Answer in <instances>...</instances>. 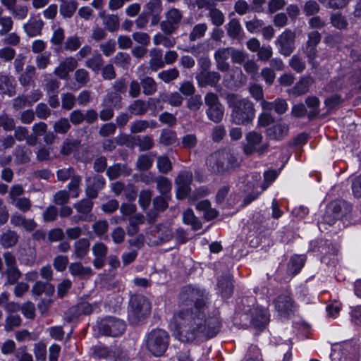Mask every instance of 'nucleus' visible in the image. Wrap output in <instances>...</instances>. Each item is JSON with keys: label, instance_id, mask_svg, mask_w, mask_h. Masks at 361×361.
<instances>
[{"label": "nucleus", "instance_id": "nucleus-1", "mask_svg": "<svg viewBox=\"0 0 361 361\" xmlns=\"http://www.w3.org/2000/svg\"><path fill=\"white\" fill-rule=\"evenodd\" d=\"M201 297L200 292L190 286L185 287L180 293V309L174 314L171 325L175 338L183 343H192L201 337L212 338L219 331L218 319L206 318Z\"/></svg>", "mask_w": 361, "mask_h": 361}, {"label": "nucleus", "instance_id": "nucleus-2", "mask_svg": "<svg viewBox=\"0 0 361 361\" xmlns=\"http://www.w3.org/2000/svg\"><path fill=\"white\" fill-rule=\"evenodd\" d=\"M226 100L228 107L231 109L232 123L236 125H247L253 121L255 110L251 101L234 94H228Z\"/></svg>", "mask_w": 361, "mask_h": 361}, {"label": "nucleus", "instance_id": "nucleus-3", "mask_svg": "<svg viewBox=\"0 0 361 361\" xmlns=\"http://www.w3.org/2000/svg\"><path fill=\"white\" fill-rule=\"evenodd\" d=\"M206 166L212 173L223 174L238 167L239 162L233 153L224 149L211 154L206 160Z\"/></svg>", "mask_w": 361, "mask_h": 361}, {"label": "nucleus", "instance_id": "nucleus-4", "mask_svg": "<svg viewBox=\"0 0 361 361\" xmlns=\"http://www.w3.org/2000/svg\"><path fill=\"white\" fill-rule=\"evenodd\" d=\"M169 343L168 333L162 329H154L146 338V348L154 356H161L166 352Z\"/></svg>", "mask_w": 361, "mask_h": 361}, {"label": "nucleus", "instance_id": "nucleus-5", "mask_svg": "<svg viewBox=\"0 0 361 361\" xmlns=\"http://www.w3.org/2000/svg\"><path fill=\"white\" fill-rule=\"evenodd\" d=\"M204 102L207 106L206 114L208 118L214 123H220L224 118V107L220 103L217 94L207 93L204 97Z\"/></svg>", "mask_w": 361, "mask_h": 361}, {"label": "nucleus", "instance_id": "nucleus-6", "mask_svg": "<svg viewBox=\"0 0 361 361\" xmlns=\"http://www.w3.org/2000/svg\"><path fill=\"white\" fill-rule=\"evenodd\" d=\"M97 328L102 334L116 337L123 333L126 325L122 320L109 317L102 319L99 322Z\"/></svg>", "mask_w": 361, "mask_h": 361}, {"label": "nucleus", "instance_id": "nucleus-7", "mask_svg": "<svg viewBox=\"0 0 361 361\" xmlns=\"http://www.w3.org/2000/svg\"><path fill=\"white\" fill-rule=\"evenodd\" d=\"M295 34L290 30H286L276 39V46L280 54L285 56H290L295 49Z\"/></svg>", "mask_w": 361, "mask_h": 361}, {"label": "nucleus", "instance_id": "nucleus-8", "mask_svg": "<svg viewBox=\"0 0 361 361\" xmlns=\"http://www.w3.org/2000/svg\"><path fill=\"white\" fill-rule=\"evenodd\" d=\"M183 18L181 12L175 8L169 9L166 13V19L161 22L160 28L166 35H170L178 29Z\"/></svg>", "mask_w": 361, "mask_h": 361}, {"label": "nucleus", "instance_id": "nucleus-9", "mask_svg": "<svg viewBox=\"0 0 361 361\" xmlns=\"http://www.w3.org/2000/svg\"><path fill=\"white\" fill-rule=\"evenodd\" d=\"M74 209L79 214L77 216H73L71 220L74 223L79 221H91L94 219V216L91 214L93 207V202L92 200L83 199L73 204Z\"/></svg>", "mask_w": 361, "mask_h": 361}, {"label": "nucleus", "instance_id": "nucleus-10", "mask_svg": "<svg viewBox=\"0 0 361 361\" xmlns=\"http://www.w3.org/2000/svg\"><path fill=\"white\" fill-rule=\"evenodd\" d=\"M130 311L138 318H142L149 314L150 303L141 295H132L130 298Z\"/></svg>", "mask_w": 361, "mask_h": 361}, {"label": "nucleus", "instance_id": "nucleus-11", "mask_svg": "<svg viewBox=\"0 0 361 361\" xmlns=\"http://www.w3.org/2000/svg\"><path fill=\"white\" fill-rule=\"evenodd\" d=\"M192 181V174L190 171L180 172L175 180L177 185V197L185 198L190 192V185Z\"/></svg>", "mask_w": 361, "mask_h": 361}, {"label": "nucleus", "instance_id": "nucleus-12", "mask_svg": "<svg viewBox=\"0 0 361 361\" xmlns=\"http://www.w3.org/2000/svg\"><path fill=\"white\" fill-rule=\"evenodd\" d=\"M274 305L277 312L283 317H288L294 313L296 309L292 298L286 294L279 295L274 302Z\"/></svg>", "mask_w": 361, "mask_h": 361}, {"label": "nucleus", "instance_id": "nucleus-13", "mask_svg": "<svg viewBox=\"0 0 361 361\" xmlns=\"http://www.w3.org/2000/svg\"><path fill=\"white\" fill-rule=\"evenodd\" d=\"M78 66L77 60L72 56L67 57L60 62L54 71V74L60 79H66L71 72Z\"/></svg>", "mask_w": 361, "mask_h": 361}, {"label": "nucleus", "instance_id": "nucleus-14", "mask_svg": "<svg viewBox=\"0 0 361 361\" xmlns=\"http://www.w3.org/2000/svg\"><path fill=\"white\" fill-rule=\"evenodd\" d=\"M159 102L158 98H150L149 103L142 99H136L128 106V109L133 115L142 116L147 111L149 105L156 106Z\"/></svg>", "mask_w": 361, "mask_h": 361}, {"label": "nucleus", "instance_id": "nucleus-15", "mask_svg": "<svg viewBox=\"0 0 361 361\" xmlns=\"http://www.w3.org/2000/svg\"><path fill=\"white\" fill-rule=\"evenodd\" d=\"M92 251L94 256L93 265L97 269H101L104 264L108 247L104 243L97 242L92 245Z\"/></svg>", "mask_w": 361, "mask_h": 361}, {"label": "nucleus", "instance_id": "nucleus-16", "mask_svg": "<svg viewBox=\"0 0 361 361\" xmlns=\"http://www.w3.org/2000/svg\"><path fill=\"white\" fill-rule=\"evenodd\" d=\"M288 130L289 128L286 123L279 121L267 128L266 134L269 139L280 140L288 135Z\"/></svg>", "mask_w": 361, "mask_h": 361}, {"label": "nucleus", "instance_id": "nucleus-17", "mask_svg": "<svg viewBox=\"0 0 361 361\" xmlns=\"http://www.w3.org/2000/svg\"><path fill=\"white\" fill-rule=\"evenodd\" d=\"M11 224L14 227H23L26 231H32L37 226L33 219H26L23 215L15 212L11 216Z\"/></svg>", "mask_w": 361, "mask_h": 361}, {"label": "nucleus", "instance_id": "nucleus-18", "mask_svg": "<svg viewBox=\"0 0 361 361\" xmlns=\"http://www.w3.org/2000/svg\"><path fill=\"white\" fill-rule=\"evenodd\" d=\"M44 27V22L40 18H30L28 21L23 25V30L29 37H35L42 34V30Z\"/></svg>", "mask_w": 361, "mask_h": 361}, {"label": "nucleus", "instance_id": "nucleus-19", "mask_svg": "<svg viewBox=\"0 0 361 361\" xmlns=\"http://www.w3.org/2000/svg\"><path fill=\"white\" fill-rule=\"evenodd\" d=\"M197 83L200 87H205L209 85L214 87L221 79V75L218 72L212 71H202L196 77Z\"/></svg>", "mask_w": 361, "mask_h": 361}, {"label": "nucleus", "instance_id": "nucleus-20", "mask_svg": "<svg viewBox=\"0 0 361 361\" xmlns=\"http://www.w3.org/2000/svg\"><path fill=\"white\" fill-rule=\"evenodd\" d=\"M230 48H221L216 50L214 53V59L216 63V68L221 72H226L229 70L230 65L227 61L230 57Z\"/></svg>", "mask_w": 361, "mask_h": 361}, {"label": "nucleus", "instance_id": "nucleus-21", "mask_svg": "<svg viewBox=\"0 0 361 361\" xmlns=\"http://www.w3.org/2000/svg\"><path fill=\"white\" fill-rule=\"evenodd\" d=\"M261 106L264 111H271L272 109L278 114H284L288 107V105L285 99H276L272 102L262 100Z\"/></svg>", "mask_w": 361, "mask_h": 361}, {"label": "nucleus", "instance_id": "nucleus-22", "mask_svg": "<svg viewBox=\"0 0 361 361\" xmlns=\"http://www.w3.org/2000/svg\"><path fill=\"white\" fill-rule=\"evenodd\" d=\"M99 17L102 19L103 25L109 32H115L119 28V18L116 14H106L105 11L99 12Z\"/></svg>", "mask_w": 361, "mask_h": 361}, {"label": "nucleus", "instance_id": "nucleus-23", "mask_svg": "<svg viewBox=\"0 0 361 361\" xmlns=\"http://www.w3.org/2000/svg\"><path fill=\"white\" fill-rule=\"evenodd\" d=\"M18 234L11 229L4 232L0 235V245L4 248L14 247L18 242Z\"/></svg>", "mask_w": 361, "mask_h": 361}, {"label": "nucleus", "instance_id": "nucleus-24", "mask_svg": "<svg viewBox=\"0 0 361 361\" xmlns=\"http://www.w3.org/2000/svg\"><path fill=\"white\" fill-rule=\"evenodd\" d=\"M68 270L73 276L84 279L92 274V270L89 267H85L80 262H73L69 264Z\"/></svg>", "mask_w": 361, "mask_h": 361}, {"label": "nucleus", "instance_id": "nucleus-25", "mask_svg": "<svg viewBox=\"0 0 361 361\" xmlns=\"http://www.w3.org/2000/svg\"><path fill=\"white\" fill-rule=\"evenodd\" d=\"M227 35L233 38L237 39H242L244 36L243 30L238 19H231L226 25Z\"/></svg>", "mask_w": 361, "mask_h": 361}, {"label": "nucleus", "instance_id": "nucleus-26", "mask_svg": "<svg viewBox=\"0 0 361 361\" xmlns=\"http://www.w3.org/2000/svg\"><path fill=\"white\" fill-rule=\"evenodd\" d=\"M90 241L87 238H80L73 245V256L75 258L81 259L89 252Z\"/></svg>", "mask_w": 361, "mask_h": 361}, {"label": "nucleus", "instance_id": "nucleus-27", "mask_svg": "<svg viewBox=\"0 0 361 361\" xmlns=\"http://www.w3.org/2000/svg\"><path fill=\"white\" fill-rule=\"evenodd\" d=\"M93 353L98 357L114 359V361H118V356L121 354V352L117 348H115L114 350H109L106 347L97 346L94 348Z\"/></svg>", "mask_w": 361, "mask_h": 361}, {"label": "nucleus", "instance_id": "nucleus-28", "mask_svg": "<svg viewBox=\"0 0 361 361\" xmlns=\"http://www.w3.org/2000/svg\"><path fill=\"white\" fill-rule=\"evenodd\" d=\"M149 66L152 71H157L164 66L162 59V51L160 49L154 48L149 51Z\"/></svg>", "mask_w": 361, "mask_h": 361}, {"label": "nucleus", "instance_id": "nucleus-29", "mask_svg": "<svg viewBox=\"0 0 361 361\" xmlns=\"http://www.w3.org/2000/svg\"><path fill=\"white\" fill-rule=\"evenodd\" d=\"M156 235L159 238V240L154 241L152 243L155 245L162 244L172 239L173 231L169 226L159 225L157 228Z\"/></svg>", "mask_w": 361, "mask_h": 361}, {"label": "nucleus", "instance_id": "nucleus-30", "mask_svg": "<svg viewBox=\"0 0 361 361\" xmlns=\"http://www.w3.org/2000/svg\"><path fill=\"white\" fill-rule=\"evenodd\" d=\"M0 93L10 97L15 93L13 79L2 73H0Z\"/></svg>", "mask_w": 361, "mask_h": 361}, {"label": "nucleus", "instance_id": "nucleus-31", "mask_svg": "<svg viewBox=\"0 0 361 361\" xmlns=\"http://www.w3.org/2000/svg\"><path fill=\"white\" fill-rule=\"evenodd\" d=\"M252 321L255 328L259 329H264L269 321L267 310H256Z\"/></svg>", "mask_w": 361, "mask_h": 361}, {"label": "nucleus", "instance_id": "nucleus-32", "mask_svg": "<svg viewBox=\"0 0 361 361\" xmlns=\"http://www.w3.org/2000/svg\"><path fill=\"white\" fill-rule=\"evenodd\" d=\"M218 287L222 296L229 297L233 290L232 277L229 275L221 277L218 281Z\"/></svg>", "mask_w": 361, "mask_h": 361}, {"label": "nucleus", "instance_id": "nucleus-33", "mask_svg": "<svg viewBox=\"0 0 361 361\" xmlns=\"http://www.w3.org/2000/svg\"><path fill=\"white\" fill-rule=\"evenodd\" d=\"M131 173V169L128 168L125 165L115 164L113 166L108 169L106 173L110 179H116L118 176H128Z\"/></svg>", "mask_w": 361, "mask_h": 361}, {"label": "nucleus", "instance_id": "nucleus-34", "mask_svg": "<svg viewBox=\"0 0 361 361\" xmlns=\"http://www.w3.org/2000/svg\"><path fill=\"white\" fill-rule=\"evenodd\" d=\"M121 96L117 92L108 93L104 99L103 104L105 107H114L120 109L121 107Z\"/></svg>", "mask_w": 361, "mask_h": 361}, {"label": "nucleus", "instance_id": "nucleus-35", "mask_svg": "<svg viewBox=\"0 0 361 361\" xmlns=\"http://www.w3.org/2000/svg\"><path fill=\"white\" fill-rule=\"evenodd\" d=\"M359 353V346L351 342L346 343L343 345V354L346 359L350 361H357Z\"/></svg>", "mask_w": 361, "mask_h": 361}, {"label": "nucleus", "instance_id": "nucleus-36", "mask_svg": "<svg viewBox=\"0 0 361 361\" xmlns=\"http://www.w3.org/2000/svg\"><path fill=\"white\" fill-rule=\"evenodd\" d=\"M143 93L145 95H152L157 90V85L155 80L149 76L145 77L140 80Z\"/></svg>", "mask_w": 361, "mask_h": 361}, {"label": "nucleus", "instance_id": "nucleus-37", "mask_svg": "<svg viewBox=\"0 0 361 361\" xmlns=\"http://www.w3.org/2000/svg\"><path fill=\"white\" fill-rule=\"evenodd\" d=\"M183 220L186 224L190 225L194 230L201 228L202 224L199 219L195 216L193 211L188 209L183 213Z\"/></svg>", "mask_w": 361, "mask_h": 361}, {"label": "nucleus", "instance_id": "nucleus-38", "mask_svg": "<svg viewBox=\"0 0 361 361\" xmlns=\"http://www.w3.org/2000/svg\"><path fill=\"white\" fill-rule=\"evenodd\" d=\"M309 82L308 78H302L290 91V93L295 97L307 93L309 91Z\"/></svg>", "mask_w": 361, "mask_h": 361}, {"label": "nucleus", "instance_id": "nucleus-39", "mask_svg": "<svg viewBox=\"0 0 361 361\" xmlns=\"http://www.w3.org/2000/svg\"><path fill=\"white\" fill-rule=\"evenodd\" d=\"M154 45H163L166 48L173 47L176 44V40L172 37H167L161 33H157L153 37Z\"/></svg>", "mask_w": 361, "mask_h": 361}, {"label": "nucleus", "instance_id": "nucleus-40", "mask_svg": "<svg viewBox=\"0 0 361 361\" xmlns=\"http://www.w3.org/2000/svg\"><path fill=\"white\" fill-rule=\"evenodd\" d=\"M159 101L169 102V104L173 106H179L183 102V97L180 93L175 92L169 94H163L159 96Z\"/></svg>", "mask_w": 361, "mask_h": 361}, {"label": "nucleus", "instance_id": "nucleus-41", "mask_svg": "<svg viewBox=\"0 0 361 361\" xmlns=\"http://www.w3.org/2000/svg\"><path fill=\"white\" fill-rule=\"evenodd\" d=\"M3 11L0 8V36L8 34L12 29L13 21L10 16H2Z\"/></svg>", "mask_w": 361, "mask_h": 361}, {"label": "nucleus", "instance_id": "nucleus-42", "mask_svg": "<svg viewBox=\"0 0 361 361\" xmlns=\"http://www.w3.org/2000/svg\"><path fill=\"white\" fill-rule=\"evenodd\" d=\"M81 180L82 178L79 175L73 176L68 185V192L73 198L78 197L80 195Z\"/></svg>", "mask_w": 361, "mask_h": 361}, {"label": "nucleus", "instance_id": "nucleus-43", "mask_svg": "<svg viewBox=\"0 0 361 361\" xmlns=\"http://www.w3.org/2000/svg\"><path fill=\"white\" fill-rule=\"evenodd\" d=\"M35 74V67L31 65L27 66L25 72L21 74L19 78L20 83L23 86L29 85L34 79Z\"/></svg>", "mask_w": 361, "mask_h": 361}, {"label": "nucleus", "instance_id": "nucleus-44", "mask_svg": "<svg viewBox=\"0 0 361 361\" xmlns=\"http://www.w3.org/2000/svg\"><path fill=\"white\" fill-rule=\"evenodd\" d=\"M103 59L100 54H95L85 61V66L94 72L100 70Z\"/></svg>", "mask_w": 361, "mask_h": 361}, {"label": "nucleus", "instance_id": "nucleus-45", "mask_svg": "<svg viewBox=\"0 0 361 361\" xmlns=\"http://www.w3.org/2000/svg\"><path fill=\"white\" fill-rule=\"evenodd\" d=\"M11 204L22 212H27L32 207V202L28 197H22L14 200Z\"/></svg>", "mask_w": 361, "mask_h": 361}, {"label": "nucleus", "instance_id": "nucleus-46", "mask_svg": "<svg viewBox=\"0 0 361 361\" xmlns=\"http://www.w3.org/2000/svg\"><path fill=\"white\" fill-rule=\"evenodd\" d=\"M207 30V25L206 23H199L195 25L190 33V40L194 42L197 39L202 37Z\"/></svg>", "mask_w": 361, "mask_h": 361}, {"label": "nucleus", "instance_id": "nucleus-47", "mask_svg": "<svg viewBox=\"0 0 361 361\" xmlns=\"http://www.w3.org/2000/svg\"><path fill=\"white\" fill-rule=\"evenodd\" d=\"M81 44L82 38L77 35H73L66 39L64 43V49L68 51H74L79 49Z\"/></svg>", "mask_w": 361, "mask_h": 361}, {"label": "nucleus", "instance_id": "nucleus-48", "mask_svg": "<svg viewBox=\"0 0 361 361\" xmlns=\"http://www.w3.org/2000/svg\"><path fill=\"white\" fill-rule=\"evenodd\" d=\"M131 58L130 55L124 52H118L114 58V63L122 67L123 69H128L130 64Z\"/></svg>", "mask_w": 361, "mask_h": 361}, {"label": "nucleus", "instance_id": "nucleus-49", "mask_svg": "<svg viewBox=\"0 0 361 361\" xmlns=\"http://www.w3.org/2000/svg\"><path fill=\"white\" fill-rule=\"evenodd\" d=\"M92 228L97 236L102 238L108 231V221L106 220L97 221L92 224Z\"/></svg>", "mask_w": 361, "mask_h": 361}, {"label": "nucleus", "instance_id": "nucleus-50", "mask_svg": "<svg viewBox=\"0 0 361 361\" xmlns=\"http://www.w3.org/2000/svg\"><path fill=\"white\" fill-rule=\"evenodd\" d=\"M177 140L176 133L173 130H163L159 137L160 143L164 145L173 144Z\"/></svg>", "mask_w": 361, "mask_h": 361}, {"label": "nucleus", "instance_id": "nucleus-51", "mask_svg": "<svg viewBox=\"0 0 361 361\" xmlns=\"http://www.w3.org/2000/svg\"><path fill=\"white\" fill-rule=\"evenodd\" d=\"M178 76L179 72L175 68L162 71L158 74V78L166 83L176 80Z\"/></svg>", "mask_w": 361, "mask_h": 361}, {"label": "nucleus", "instance_id": "nucleus-52", "mask_svg": "<svg viewBox=\"0 0 361 361\" xmlns=\"http://www.w3.org/2000/svg\"><path fill=\"white\" fill-rule=\"evenodd\" d=\"M145 9L144 13H147L149 16L150 14L161 13L162 10L161 0H149L145 5Z\"/></svg>", "mask_w": 361, "mask_h": 361}, {"label": "nucleus", "instance_id": "nucleus-53", "mask_svg": "<svg viewBox=\"0 0 361 361\" xmlns=\"http://www.w3.org/2000/svg\"><path fill=\"white\" fill-rule=\"evenodd\" d=\"M209 17L212 23L217 27L223 25L224 23V13L218 8H211L209 12Z\"/></svg>", "mask_w": 361, "mask_h": 361}, {"label": "nucleus", "instance_id": "nucleus-54", "mask_svg": "<svg viewBox=\"0 0 361 361\" xmlns=\"http://www.w3.org/2000/svg\"><path fill=\"white\" fill-rule=\"evenodd\" d=\"M153 159L148 154H142L137 159L136 166L140 171L148 170L152 166Z\"/></svg>", "mask_w": 361, "mask_h": 361}, {"label": "nucleus", "instance_id": "nucleus-55", "mask_svg": "<svg viewBox=\"0 0 361 361\" xmlns=\"http://www.w3.org/2000/svg\"><path fill=\"white\" fill-rule=\"evenodd\" d=\"M33 353L37 360L45 361L47 357V346L42 342L34 345Z\"/></svg>", "mask_w": 361, "mask_h": 361}, {"label": "nucleus", "instance_id": "nucleus-56", "mask_svg": "<svg viewBox=\"0 0 361 361\" xmlns=\"http://www.w3.org/2000/svg\"><path fill=\"white\" fill-rule=\"evenodd\" d=\"M157 188L162 195H167L171 190L170 180L165 177H159L157 179Z\"/></svg>", "mask_w": 361, "mask_h": 361}, {"label": "nucleus", "instance_id": "nucleus-57", "mask_svg": "<svg viewBox=\"0 0 361 361\" xmlns=\"http://www.w3.org/2000/svg\"><path fill=\"white\" fill-rule=\"evenodd\" d=\"M21 324V318L19 315L11 314L6 318L4 329L6 331L8 332L18 327Z\"/></svg>", "mask_w": 361, "mask_h": 361}, {"label": "nucleus", "instance_id": "nucleus-58", "mask_svg": "<svg viewBox=\"0 0 361 361\" xmlns=\"http://www.w3.org/2000/svg\"><path fill=\"white\" fill-rule=\"evenodd\" d=\"M7 279V283L10 285L15 284L21 276V272L18 267L7 268L5 271Z\"/></svg>", "mask_w": 361, "mask_h": 361}, {"label": "nucleus", "instance_id": "nucleus-59", "mask_svg": "<svg viewBox=\"0 0 361 361\" xmlns=\"http://www.w3.org/2000/svg\"><path fill=\"white\" fill-rule=\"evenodd\" d=\"M46 290L53 292L54 287L48 283H44L39 281H37L32 288V292L36 295H39Z\"/></svg>", "mask_w": 361, "mask_h": 361}, {"label": "nucleus", "instance_id": "nucleus-60", "mask_svg": "<svg viewBox=\"0 0 361 361\" xmlns=\"http://www.w3.org/2000/svg\"><path fill=\"white\" fill-rule=\"evenodd\" d=\"M304 264L305 257L301 255H295L290 259L289 269L292 270L294 274H297L300 271Z\"/></svg>", "mask_w": 361, "mask_h": 361}, {"label": "nucleus", "instance_id": "nucleus-61", "mask_svg": "<svg viewBox=\"0 0 361 361\" xmlns=\"http://www.w3.org/2000/svg\"><path fill=\"white\" fill-rule=\"evenodd\" d=\"M50 63V53L40 54L35 58L36 66L39 70L46 69Z\"/></svg>", "mask_w": 361, "mask_h": 361}, {"label": "nucleus", "instance_id": "nucleus-62", "mask_svg": "<svg viewBox=\"0 0 361 361\" xmlns=\"http://www.w3.org/2000/svg\"><path fill=\"white\" fill-rule=\"evenodd\" d=\"M74 75L76 82L79 83L81 87L86 85L90 81L89 73L84 68L78 69L75 72Z\"/></svg>", "mask_w": 361, "mask_h": 361}, {"label": "nucleus", "instance_id": "nucleus-63", "mask_svg": "<svg viewBox=\"0 0 361 361\" xmlns=\"http://www.w3.org/2000/svg\"><path fill=\"white\" fill-rule=\"evenodd\" d=\"M71 125L68 120L65 118H60L54 124V131L57 133L65 134L70 129Z\"/></svg>", "mask_w": 361, "mask_h": 361}, {"label": "nucleus", "instance_id": "nucleus-64", "mask_svg": "<svg viewBox=\"0 0 361 361\" xmlns=\"http://www.w3.org/2000/svg\"><path fill=\"white\" fill-rule=\"evenodd\" d=\"M14 355L18 361H33L32 355L27 352L25 346L20 347Z\"/></svg>", "mask_w": 361, "mask_h": 361}]
</instances>
